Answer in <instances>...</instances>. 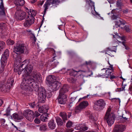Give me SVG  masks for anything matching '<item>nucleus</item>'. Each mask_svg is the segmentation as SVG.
I'll list each match as a JSON object with an SVG mask.
<instances>
[{
	"mask_svg": "<svg viewBox=\"0 0 132 132\" xmlns=\"http://www.w3.org/2000/svg\"><path fill=\"white\" fill-rule=\"evenodd\" d=\"M19 68L17 67H15L14 71L15 72H18V74L20 75L21 72L25 69L24 70L25 73V76H29L31 74L32 71L33 69V65L29 63V60H27L24 61L19 66Z\"/></svg>",
	"mask_w": 132,
	"mask_h": 132,
	"instance_id": "obj_1",
	"label": "nucleus"
},
{
	"mask_svg": "<svg viewBox=\"0 0 132 132\" xmlns=\"http://www.w3.org/2000/svg\"><path fill=\"white\" fill-rule=\"evenodd\" d=\"M33 81V79L29 76H24L21 84V88L27 91H32L33 89L31 88L30 84H31Z\"/></svg>",
	"mask_w": 132,
	"mask_h": 132,
	"instance_id": "obj_2",
	"label": "nucleus"
},
{
	"mask_svg": "<svg viewBox=\"0 0 132 132\" xmlns=\"http://www.w3.org/2000/svg\"><path fill=\"white\" fill-rule=\"evenodd\" d=\"M13 51L17 54H21L25 52L26 54L28 53V50L27 47L24 44H17L14 46L13 48Z\"/></svg>",
	"mask_w": 132,
	"mask_h": 132,
	"instance_id": "obj_3",
	"label": "nucleus"
},
{
	"mask_svg": "<svg viewBox=\"0 0 132 132\" xmlns=\"http://www.w3.org/2000/svg\"><path fill=\"white\" fill-rule=\"evenodd\" d=\"M38 90H39L38 97V102L44 103L46 97V91L44 88L42 87H40Z\"/></svg>",
	"mask_w": 132,
	"mask_h": 132,
	"instance_id": "obj_4",
	"label": "nucleus"
},
{
	"mask_svg": "<svg viewBox=\"0 0 132 132\" xmlns=\"http://www.w3.org/2000/svg\"><path fill=\"white\" fill-rule=\"evenodd\" d=\"M16 11L15 13V17L17 20H22L25 19L26 13L22 10L20 8L17 7Z\"/></svg>",
	"mask_w": 132,
	"mask_h": 132,
	"instance_id": "obj_5",
	"label": "nucleus"
},
{
	"mask_svg": "<svg viewBox=\"0 0 132 132\" xmlns=\"http://www.w3.org/2000/svg\"><path fill=\"white\" fill-rule=\"evenodd\" d=\"M41 75L38 72L36 71H33L29 77L32 78L34 80H37L39 82H41L42 78L41 77Z\"/></svg>",
	"mask_w": 132,
	"mask_h": 132,
	"instance_id": "obj_6",
	"label": "nucleus"
},
{
	"mask_svg": "<svg viewBox=\"0 0 132 132\" xmlns=\"http://www.w3.org/2000/svg\"><path fill=\"white\" fill-rule=\"evenodd\" d=\"M34 22V18L33 16L29 15H28L27 18L23 23L24 26L29 27Z\"/></svg>",
	"mask_w": 132,
	"mask_h": 132,
	"instance_id": "obj_7",
	"label": "nucleus"
},
{
	"mask_svg": "<svg viewBox=\"0 0 132 132\" xmlns=\"http://www.w3.org/2000/svg\"><path fill=\"white\" fill-rule=\"evenodd\" d=\"M32 113H33L32 111L28 109L24 111L23 115L28 120L32 121L33 120Z\"/></svg>",
	"mask_w": 132,
	"mask_h": 132,
	"instance_id": "obj_8",
	"label": "nucleus"
},
{
	"mask_svg": "<svg viewBox=\"0 0 132 132\" xmlns=\"http://www.w3.org/2000/svg\"><path fill=\"white\" fill-rule=\"evenodd\" d=\"M104 118L106 120L108 125L110 126L114 123L115 119V116L114 114H111L110 116H105Z\"/></svg>",
	"mask_w": 132,
	"mask_h": 132,
	"instance_id": "obj_9",
	"label": "nucleus"
},
{
	"mask_svg": "<svg viewBox=\"0 0 132 132\" xmlns=\"http://www.w3.org/2000/svg\"><path fill=\"white\" fill-rule=\"evenodd\" d=\"M125 129V126L121 124H116L114 128V132H122Z\"/></svg>",
	"mask_w": 132,
	"mask_h": 132,
	"instance_id": "obj_10",
	"label": "nucleus"
},
{
	"mask_svg": "<svg viewBox=\"0 0 132 132\" xmlns=\"http://www.w3.org/2000/svg\"><path fill=\"white\" fill-rule=\"evenodd\" d=\"M50 87L52 88V91L57 90L61 86V83L57 81H55L54 82L50 84Z\"/></svg>",
	"mask_w": 132,
	"mask_h": 132,
	"instance_id": "obj_11",
	"label": "nucleus"
},
{
	"mask_svg": "<svg viewBox=\"0 0 132 132\" xmlns=\"http://www.w3.org/2000/svg\"><path fill=\"white\" fill-rule=\"evenodd\" d=\"M57 2V0H47L44 5V12L45 13L46 11L48 9V7L51 4H53Z\"/></svg>",
	"mask_w": 132,
	"mask_h": 132,
	"instance_id": "obj_12",
	"label": "nucleus"
},
{
	"mask_svg": "<svg viewBox=\"0 0 132 132\" xmlns=\"http://www.w3.org/2000/svg\"><path fill=\"white\" fill-rule=\"evenodd\" d=\"M67 97L65 95L59 94L58 99L59 103L61 104H64L67 101Z\"/></svg>",
	"mask_w": 132,
	"mask_h": 132,
	"instance_id": "obj_13",
	"label": "nucleus"
},
{
	"mask_svg": "<svg viewBox=\"0 0 132 132\" xmlns=\"http://www.w3.org/2000/svg\"><path fill=\"white\" fill-rule=\"evenodd\" d=\"M108 63L109 65V68H105V75H106V77H108L109 76L111 75L114 69L113 67V65L110 64L109 61H108Z\"/></svg>",
	"mask_w": 132,
	"mask_h": 132,
	"instance_id": "obj_14",
	"label": "nucleus"
},
{
	"mask_svg": "<svg viewBox=\"0 0 132 132\" xmlns=\"http://www.w3.org/2000/svg\"><path fill=\"white\" fill-rule=\"evenodd\" d=\"M111 19L112 20H116V19L118 20V21H115V22L117 23H116V24H117L118 26H119L120 24H125V21L124 20L121 19L119 17L114 15H113L111 17Z\"/></svg>",
	"mask_w": 132,
	"mask_h": 132,
	"instance_id": "obj_15",
	"label": "nucleus"
},
{
	"mask_svg": "<svg viewBox=\"0 0 132 132\" xmlns=\"http://www.w3.org/2000/svg\"><path fill=\"white\" fill-rule=\"evenodd\" d=\"M23 116L21 114L14 113L12 115V118L15 121L18 122L23 118Z\"/></svg>",
	"mask_w": 132,
	"mask_h": 132,
	"instance_id": "obj_16",
	"label": "nucleus"
},
{
	"mask_svg": "<svg viewBox=\"0 0 132 132\" xmlns=\"http://www.w3.org/2000/svg\"><path fill=\"white\" fill-rule=\"evenodd\" d=\"M95 104L102 109L104 108L106 104L105 101L102 99L96 100L95 102Z\"/></svg>",
	"mask_w": 132,
	"mask_h": 132,
	"instance_id": "obj_17",
	"label": "nucleus"
},
{
	"mask_svg": "<svg viewBox=\"0 0 132 132\" xmlns=\"http://www.w3.org/2000/svg\"><path fill=\"white\" fill-rule=\"evenodd\" d=\"M69 86L67 85H64L62 87L60 90L59 94L65 95L64 93L68 91Z\"/></svg>",
	"mask_w": 132,
	"mask_h": 132,
	"instance_id": "obj_18",
	"label": "nucleus"
},
{
	"mask_svg": "<svg viewBox=\"0 0 132 132\" xmlns=\"http://www.w3.org/2000/svg\"><path fill=\"white\" fill-rule=\"evenodd\" d=\"M33 79L34 80L33 81L31 82V84H30L31 87L32 89V88H34L35 90L37 91L39 88L38 85V83L37 81L34 80V79Z\"/></svg>",
	"mask_w": 132,
	"mask_h": 132,
	"instance_id": "obj_19",
	"label": "nucleus"
},
{
	"mask_svg": "<svg viewBox=\"0 0 132 132\" xmlns=\"http://www.w3.org/2000/svg\"><path fill=\"white\" fill-rule=\"evenodd\" d=\"M56 77L50 75L46 78L47 81L50 84L55 81H56Z\"/></svg>",
	"mask_w": 132,
	"mask_h": 132,
	"instance_id": "obj_20",
	"label": "nucleus"
},
{
	"mask_svg": "<svg viewBox=\"0 0 132 132\" xmlns=\"http://www.w3.org/2000/svg\"><path fill=\"white\" fill-rule=\"evenodd\" d=\"M49 114L45 113L42 114L40 117V120L43 122H45L47 121Z\"/></svg>",
	"mask_w": 132,
	"mask_h": 132,
	"instance_id": "obj_21",
	"label": "nucleus"
},
{
	"mask_svg": "<svg viewBox=\"0 0 132 132\" xmlns=\"http://www.w3.org/2000/svg\"><path fill=\"white\" fill-rule=\"evenodd\" d=\"M13 82L14 80L13 78L9 79L7 81V84L6 85L4 86V87H5V88L8 89H9L13 85Z\"/></svg>",
	"mask_w": 132,
	"mask_h": 132,
	"instance_id": "obj_22",
	"label": "nucleus"
},
{
	"mask_svg": "<svg viewBox=\"0 0 132 132\" xmlns=\"http://www.w3.org/2000/svg\"><path fill=\"white\" fill-rule=\"evenodd\" d=\"M56 126V124L53 120H51L48 123V127L51 129H54L55 128Z\"/></svg>",
	"mask_w": 132,
	"mask_h": 132,
	"instance_id": "obj_23",
	"label": "nucleus"
},
{
	"mask_svg": "<svg viewBox=\"0 0 132 132\" xmlns=\"http://www.w3.org/2000/svg\"><path fill=\"white\" fill-rule=\"evenodd\" d=\"M25 3L24 0H15L14 2V3L16 5L19 6H23Z\"/></svg>",
	"mask_w": 132,
	"mask_h": 132,
	"instance_id": "obj_24",
	"label": "nucleus"
},
{
	"mask_svg": "<svg viewBox=\"0 0 132 132\" xmlns=\"http://www.w3.org/2000/svg\"><path fill=\"white\" fill-rule=\"evenodd\" d=\"M6 26L4 23L0 24V32L1 34H3L4 32L6 31Z\"/></svg>",
	"mask_w": 132,
	"mask_h": 132,
	"instance_id": "obj_25",
	"label": "nucleus"
},
{
	"mask_svg": "<svg viewBox=\"0 0 132 132\" xmlns=\"http://www.w3.org/2000/svg\"><path fill=\"white\" fill-rule=\"evenodd\" d=\"M55 119L56 122L58 126H61L63 125V121L59 117H55Z\"/></svg>",
	"mask_w": 132,
	"mask_h": 132,
	"instance_id": "obj_26",
	"label": "nucleus"
},
{
	"mask_svg": "<svg viewBox=\"0 0 132 132\" xmlns=\"http://www.w3.org/2000/svg\"><path fill=\"white\" fill-rule=\"evenodd\" d=\"M88 105V102L86 101H84L80 103L79 104V106H80L82 109L85 108Z\"/></svg>",
	"mask_w": 132,
	"mask_h": 132,
	"instance_id": "obj_27",
	"label": "nucleus"
},
{
	"mask_svg": "<svg viewBox=\"0 0 132 132\" xmlns=\"http://www.w3.org/2000/svg\"><path fill=\"white\" fill-rule=\"evenodd\" d=\"M39 130L42 131H45L47 129V126L46 124H44L40 125Z\"/></svg>",
	"mask_w": 132,
	"mask_h": 132,
	"instance_id": "obj_28",
	"label": "nucleus"
},
{
	"mask_svg": "<svg viewBox=\"0 0 132 132\" xmlns=\"http://www.w3.org/2000/svg\"><path fill=\"white\" fill-rule=\"evenodd\" d=\"M60 116L61 117L64 121L67 120V116L65 112H61L60 114Z\"/></svg>",
	"mask_w": 132,
	"mask_h": 132,
	"instance_id": "obj_29",
	"label": "nucleus"
},
{
	"mask_svg": "<svg viewBox=\"0 0 132 132\" xmlns=\"http://www.w3.org/2000/svg\"><path fill=\"white\" fill-rule=\"evenodd\" d=\"M79 128L77 129H80L81 130L85 131L87 130L88 129V127L84 125H79Z\"/></svg>",
	"mask_w": 132,
	"mask_h": 132,
	"instance_id": "obj_30",
	"label": "nucleus"
},
{
	"mask_svg": "<svg viewBox=\"0 0 132 132\" xmlns=\"http://www.w3.org/2000/svg\"><path fill=\"white\" fill-rule=\"evenodd\" d=\"M83 109L81 108V107L79 105L77 106L75 109V112L76 113H77L80 112Z\"/></svg>",
	"mask_w": 132,
	"mask_h": 132,
	"instance_id": "obj_31",
	"label": "nucleus"
},
{
	"mask_svg": "<svg viewBox=\"0 0 132 132\" xmlns=\"http://www.w3.org/2000/svg\"><path fill=\"white\" fill-rule=\"evenodd\" d=\"M110 51L112 52V51L116 52L115 51L112 50L111 48L108 47L106 48L105 50L104 51V52L105 53V54H107L109 55H110V54L107 53V52H109L108 51Z\"/></svg>",
	"mask_w": 132,
	"mask_h": 132,
	"instance_id": "obj_32",
	"label": "nucleus"
},
{
	"mask_svg": "<svg viewBox=\"0 0 132 132\" xmlns=\"http://www.w3.org/2000/svg\"><path fill=\"white\" fill-rule=\"evenodd\" d=\"M7 45H12L14 43V41L10 39H8L6 41Z\"/></svg>",
	"mask_w": 132,
	"mask_h": 132,
	"instance_id": "obj_33",
	"label": "nucleus"
},
{
	"mask_svg": "<svg viewBox=\"0 0 132 132\" xmlns=\"http://www.w3.org/2000/svg\"><path fill=\"white\" fill-rule=\"evenodd\" d=\"M5 44L4 42L3 41L0 42V51L3 49L5 47Z\"/></svg>",
	"mask_w": 132,
	"mask_h": 132,
	"instance_id": "obj_34",
	"label": "nucleus"
},
{
	"mask_svg": "<svg viewBox=\"0 0 132 132\" xmlns=\"http://www.w3.org/2000/svg\"><path fill=\"white\" fill-rule=\"evenodd\" d=\"M113 37L114 38H116L117 39L116 40H117L120 42L119 41V39H121L122 40H124L125 38L124 37H120L119 36H117L116 37H115V36L114 35L113 36Z\"/></svg>",
	"mask_w": 132,
	"mask_h": 132,
	"instance_id": "obj_35",
	"label": "nucleus"
},
{
	"mask_svg": "<svg viewBox=\"0 0 132 132\" xmlns=\"http://www.w3.org/2000/svg\"><path fill=\"white\" fill-rule=\"evenodd\" d=\"M105 68H103L102 69L100 72L99 74L101 76H105Z\"/></svg>",
	"mask_w": 132,
	"mask_h": 132,
	"instance_id": "obj_36",
	"label": "nucleus"
},
{
	"mask_svg": "<svg viewBox=\"0 0 132 132\" xmlns=\"http://www.w3.org/2000/svg\"><path fill=\"white\" fill-rule=\"evenodd\" d=\"M32 114L33 117V119L34 117H38L40 115V114L37 111H35V113L33 112V113H32Z\"/></svg>",
	"mask_w": 132,
	"mask_h": 132,
	"instance_id": "obj_37",
	"label": "nucleus"
},
{
	"mask_svg": "<svg viewBox=\"0 0 132 132\" xmlns=\"http://www.w3.org/2000/svg\"><path fill=\"white\" fill-rule=\"evenodd\" d=\"M72 122L70 121H68L67 123L66 124V127L68 128H70L72 127Z\"/></svg>",
	"mask_w": 132,
	"mask_h": 132,
	"instance_id": "obj_38",
	"label": "nucleus"
},
{
	"mask_svg": "<svg viewBox=\"0 0 132 132\" xmlns=\"http://www.w3.org/2000/svg\"><path fill=\"white\" fill-rule=\"evenodd\" d=\"M29 11L31 14H30V13H29V15H29H29H32V16H33V15H36V12H35L34 11V10H32V9H30V10H29Z\"/></svg>",
	"mask_w": 132,
	"mask_h": 132,
	"instance_id": "obj_39",
	"label": "nucleus"
},
{
	"mask_svg": "<svg viewBox=\"0 0 132 132\" xmlns=\"http://www.w3.org/2000/svg\"><path fill=\"white\" fill-rule=\"evenodd\" d=\"M43 109L44 110V111L45 112H47L48 110L49 109V107L48 105H44L43 106Z\"/></svg>",
	"mask_w": 132,
	"mask_h": 132,
	"instance_id": "obj_40",
	"label": "nucleus"
},
{
	"mask_svg": "<svg viewBox=\"0 0 132 132\" xmlns=\"http://www.w3.org/2000/svg\"><path fill=\"white\" fill-rule=\"evenodd\" d=\"M96 64L95 63L92 62H91V68L93 69H94L96 68Z\"/></svg>",
	"mask_w": 132,
	"mask_h": 132,
	"instance_id": "obj_41",
	"label": "nucleus"
},
{
	"mask_svg": "<svg viewBox=\"0 0 132 132\" xmlns=\"http://www.w3.org/2000/svg\"><path fill=\"white\" fill-rule=\"evenodd\" d=\"M5 10L4 9H1L0 7V15H4L5 14Z\"/></svg>",
	"mask_w": 132,
	"mask_h": 132,
	"instance_id": "obj_42",
	"label": "nucleus"
},
{
	"mask_svg": "<svg viewBox=\"0 0 132 132\" xmlns=\"http://www.w3.org/2000/svg\"><path fill=\"white\" fill-rule=\"evenodd\" d=\"M38 111L40 113H45V112L44 111V110L43 109V106L39 107V108Z\"/></svg>",
	"mask_w": 132,
	"mask_h": 132,
	"instance_id": "obj_43",
	"label": "nucleus"
},
{
	"mask_svg": "<svg viewBox=\"0 0 132 132\" xmlns=\"http://www.w3.org/2000/svg\"><path fill=\"white\" fill-rule=\"evenodd\" d=\"M122 5V2L121 0H118L117 2V5L118 6H120Z\"/></svg>",
	"mask_w": 132,
	"mask_h": 132,
	"instance_id": "obj_44",
	"label": "nucleus"
},
{
	"mask_svg": "<svg viewBox=\"0 0 132 132\" xmlns=\"http://www.w3.org/2000/svg\"><path fill=\"white\" fill-rule=\"evenodd\" d=\"M55 56H54L53 57V60L54 61V64H52L53 65L54 67H56V65L58 64V62H57V61L56 60H55Z\"/></svg>",
	"mask_w": 132,
	"mask_h": 132,
	"instance_id": "obj_45",
	"label": "nucleus"
},
{
	"mask_svg": "<svg viewBox=\"0 0 132 132\" xmlns=\"http://www.w3.org/2000/svg\"><path fill=\"white\" fill-rule=\"evenodd\" d=\"M111 111V109L109 108L107 110L105 115V116H110L111 114H110V112Z\"/></svg>",
	"mask_w": 132,
	"mask_h": 132,
	"instance_id": "obj_46",
	"label": "nucleus"
},
{
	"mask_svg": "<svg viewBox=\"0 0 132 132\" xmlns=\"http://www.w3.org/2000/svg\"><path fill=\"white\" fill-rule=\"evenodd\" d=\"M34 122L35 123L37 124L40 123V121L39 119L37 118H36L35 119Z\"/></svg>",
	"mask_w": 132,
	"mask_h": 132,
	"instance_id": "obj_47",
	"label": "nucleus"
},
{
	"mask_svg": "<svg viewBox=\"0 0 132 132\" xmlns=\"http://www.w3.org/2000/svg\"><path fill=\"white\" fill-rule=\"evenodd\" d=\"M112 101L114 102H118L120 103V100L118 98H113L112 99Z\"/></svg>",
	"mask_w": 132,
	"mask_h": 132,
	"instance_id": "obj_48",
	"label": "nucleus"
},
{
	"mask_svg": "<svg viewBox=\"0 0 132 132\" xmlns=\"http://www.w3.org/2000/svg\"><path fill=\"white\" fill-rule=\"evenodd\" d=\"M122 118H121V119L124 120L125 121L128 120L129 119L128 117H124L123 115H122Z\"/></svg>",
	"mask_w": 132,
	"mask_h": 132,
	"instance_id": "obj_49",
	"label": "nucleus"
},
{
	"mask_svg": "<svg viewBox=\"0 0 132 132\" xmlns=\"http://www.w3.org/2000/svg\"><path fill=\"white\" fill-rule=\"evenodd\" d=\"M118 78V76H115L114 75H112V74L110 76V79H113L117 78Z\"/></svg>",
	"mask_w": 132,
	"mask_h": 132,
	"instance_id": "obj_50",
	"label": "nucleus"
},
{
	"mask_svg": "<svg viewBox=\"0 0 132 132\" xmlns=\"http://www.w3.org/2000/svg\"><path fill=\"white\" fill-rule=\"evenodd\" d=\"M1 5H0V7H1V9H4V8L3 4V0H1Z\"/></svg>",
	"mask_w": 132,
	"mask_h": 132,
	"instance_id": "obj_51",
	"label": "nucleus"
},
{
	"mask_svg": "<svg viewBox=\"0 0 132 132\" xmlns=\"http://www.w3.org/2000/svg\"><path fill=\"white\" fill-rule=\"evenodd\" d=\"M32 39L33 40V44H34L35 42H36V38L35 37V36L34 35H33V37L32 38Z\"/></svg>",
	"mask_w": 132,
	"mask_h": 132,
	"instance_id": "obj_52",
	"label": "nucleus"
},
{
	"mask_svg": "<svg viewBox=\"0 0 132 132\" xmlns=\"http://www.w3.org/2000/svg\"><path fill=\"white\" fill-rule=\"evenodd\" d=\"M73 130V129H67L66 130L65 132H72Z\"/></svg>",
	"mask_w": 132,
	"mask_h": 132,
	"instance_id": "obj_53",
	"label": "nucleus"
},
{
	"mask_svg": "<svg viewBox=\"0 0 132 132\" xmlns=\"http://www.w3.org/2000/svg\"><path fill=\"white\" fill-rule=\"evenodd\" d=\"M122 44L125 46L126 49L127 50L128 49V47L125 45V43L124 42H122Z\"/></svg>",
	"mask_w": 132,
	"mask_h": 132,
	"instance_id": "obj_54",
	"label": "nucleus"
},
{
	"mask_svg": "<svg viewBox=\"0 0 132 132\" xmlns=\"http://www.w3.org/2000/svg\"><path fill=\"white\" fill-rule=\"evenodd\" d=\"M125 28L126 30L127 31H129L130 29L129 27L128 26H125Z\"/></svg>",
	"mask_w": 132,
	"mask_h": 132,
	"instance_id": "obj_55",
	"label": "nucleus"
},
{
	"mask_svg": "<svg viewBox=\"0 0 132 132\" xmlns=\"http://www.w3.org/2000/svg\"><path fill=\"white\" fill-rule=\"evenodd\" d=\"M80 71H80V70H79V71H76L73 70L72 71V73L73 74H74L75 75H76V74H77V73H78V72H79Z\"/></svg>",
	"mask_w": 132,
	"mask_h": 132,
	"instance_id": "obj_56",
	"label": "nucleus"
},
{
	"mask_svg": "<svg viewBox=\"0 0 132 132\" xmlns=\"http://www.w3.org/2000/svg\"><path fill=\"white\" fill-rule=\"evenodd\" d=\"M30 105L31 107L34 108L35 106V102L31 103Z\"/></svg>",
	"mask_w": 132,
	"mask_h": 132,
	"instance_id": "obj_57",
	"label": "nucleus"
},
{
	"mask_svg": "<svg viewBox=\"0 0 132 132\" xmlns=\"http://www.w3.org/2000/svg\"><path fill=\"white\" fill-rule=\"evenodd\" d=\"M89 0H88L87 2V1L86 0H85V1L86 3V4H88L90 6V3H91V0H89Z\"/></svg>",
	"mask_w": 132,
	"mask_h": 132,
	"instance_id": "obj_58",
	"label": "nucleus"
},
{
	"mask_svg": "<svg viewBox=\"0 0 132 132\" xmlns=\"http://www.w3.org/2000/svg\"><path fill=\"white\" fill-rule=\"evenodd\" d=\"M89 96V95H87V96H84L82 98H80L79 100V101H80V100H81V99H85V98H87Z\"/></svg>",
	"mask_w": 132,
	"mask_h": 132,
	"instance_id": "obj_59",
	"label": "nucleus"
},
{
	"mask_svg": "<svg viewBox=\"0 0 132 132\" xmlns=\"http://www.w3.org/2000/svg\"><path fill=\"white\" fill-rule=\"evenodd\" d=\"M117 92H120L123 91L121 88H117L116 90Z\"/></svg>",
	"mask_w": 132,
	"mask_h": 132,
	"instance_id": "obj_60",
	"label": "nucleus"
},
{
	"mask_svg": "<svg viewBox=\"0 0 132 132\" xmlns=\"http://www.w3.org/2000/svg\"><path fill=\"white\" fill-rule=\"evenodd\" d=\"M72 106V102H71L68 105L67 107L69 108V109H70Z\"/></svg>",
	"mask_w": 132,
	"mask_h": 132,
	"instance_id": "obj_61",
	"label": "nucleus"
},
{
	"mask_svg": "<svg viewBox=\"0 0 132 132\" xmlns=\"http://www.w3.org/2000/svg\"><path fill=\"white\" fill-rule=\"evenodd\" d=\"M1 121L3 123H4L5 122V120L4 119H1Z\"/></svg>",
	"mask_w": 132,
	"mask_h": 132,
	"instance_id": "obj_62",
	"label": "nucleus"
},
{
	"mask_svg": "<svg viewBox=\"0 0 132 132\" xmlns=\"http://www.w3.org/2000/svg\"><path fill=\"white\" fill-rule=\"evenodd\" d=\"M129 90L130 92L131 93H132V86H130L129 87Z\"/></svg>",
	"mask_w": 132,
	"mask_h": 132,
	"instance_id": "obj_63",
	"label": "nucleus"
},
{
	"mask_svg": "<svg viewBox=\"0 0 132 132\" xmlns=\"http://www.w3.org/2000/svg\"><path fill=\"white\" fill-rule=\"evenodd\" d=\"M92 6H93V9H94V11H95V9L94 5V3L93 2H91V7H92Z\"/></svg>",
	"mask_w": 132,
	"mask_h": 132,
	"instance_id": "obj_64",
	"label": "nucleus"
}]
</instances>
